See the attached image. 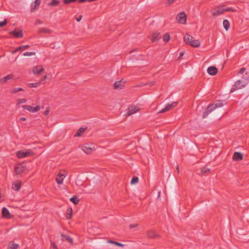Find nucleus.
<instances>
[{"label": "nucleus", "instance_id": "nucleus-1", "mask_svg": "<svg viewBox=\"0 0 249 249\" xmlns=\"http://www.w3.org/2000/svg\"><path fill=\"white\" fill-rule=\"evenodd\" d=\"M249 76L247 72L245 73V76L244 79L239 80L236 81L230 90V92L232 93L237 90L242 89L248 84Z\"/></svg>", "mask_w": 249, "mask_h": 249}, {"label": "nucleus", "instance_id": "nucleus-2", "mask_svg": "<svg viewBox=\"0 0 249 249\" xmlns=\"http://www.w3.org/2000/svg\"><path fill=\"white\" fill-rule=\"evenodd\" d=\"M183 40L186 44L190 45L193 47L198 48L200 46V41L195 39L188 34H186L183 37Z\"/></svg>", "mask_w": 249, "mask_h": 249}, {"label": "nucleus", "instance_id": "nucleus-3", "mask_svg": "<svg viewBox=\"0 0 249 249\" xmlns=\"http://www.w3.org/2000/svg\"><path fill=\"white\" fill-rule=\"evenodd\" d=\"M229 11L234 12V11H235V10L231 8L225 7L224 6H219V7L215 8L213 10V11L212 12V14L214 17H218L220 15H222L224 12H229Z\"/></svg>", "mask_w": 249, "mask_h": 249}, {"label": "nucleus", "instance_id": "nucleus-4", "mask_svg": "<svg viewBox=\"0 0 249 249\" xmlns=\"http://www.w3.org/2000/svg\"><path fill=\"white\" fill-rule=\"evenodd\" d=\"M80 147L87 154H90L95 149V145L93 143H85L81 145Z\"/></svg>", "mask_w": 249, "mask_h": 249}, {"label": "nucleus", "instance_id": "nucleus-5", "mask_svg": "<svg viewBox=\"0 0 249 249\" xmlns=\"http://www.w3.org/2000/svg\"><path fill=\"white\" fill-rule=\"evenodd\" d=\"M33 155L34 153L31 150H26L25 151L20 150L17 152V156L19 159L32 156Z\"/></svg>", "mask_w": 249, "mask_h": 249}, {"label": "nucleus", "instance_id": "nucleus-6", "mask_svg": "<svg viewBox=\"0 0 249 249\" xmlns=\"http://www.w3.org/2000/svg\"><path fill=\"white\" fill-rule=\"evenodd\" d=\"M222 106V104L220 103L212 104L207 107L206 110L204 113V117H206L213 110H214L217 107H221Z\"/></svg>", "mask_w": 249, "mask_h": 249}, {"label": "nucleus", "instance_id": "nucleus-7", "mask_svg": "<svg viewBox=\"0 0 249 249\" xmlns=\"http://www.w3.org/2000/svg\"><path fill=\"white\" fill-rule=\"evenodd\" d=\"M22 107L25 109H26L31 113H36L39 111L42 108L40 106H36V107H32L29 105H24L22 106Z\"/></svg>", "mask_w": 249, "mask_h": 249}, {"label": "nucleus", "instance_id": "nucleus-8", "mask_svg": "<svg viewBox=\"0 0 249 249\" xmlns=\"http://www.w3.org/2000/svg\"><path fill=\"white\" fill-rule=\"evenodd\" d=\"M177 20L179 23L185 24L186 22V17L184 12L178 14L177 17Z\"/></svg>", "mask_w": 249, "mask_h": 249}, {"label": "nucleus", "instance_id": "nucleus-9", "mask_svg": "<svg viewBox=\"0 0 249 249\" xmlns=\"http://www.w3.org/2000/svg\"><path fill=\"white\" fill-rule=\"evenodd\" d=\"M178 102H173L171 104H167L165 107H164V108H163V109L161 110L159 112V113H164V112H167L171 109H172V108H173L174 107H176L177 104H178Z\"/></svg>", "mask_w": 249, "mask_h": 249}, {"label": "nucleus", "instance_id": "nucleus-10", "mask_svg": "<svg viewBox=\"0 0 249 249\" xmlns=\"http://www.w3.org/2000/svg\"><path fill=\"white\" fill-rule=\"evenodd\" d=\"M44 71L43 67L41 65L34 66L33 68V73L36 75H40Z\"/></svg>", "mask_w": 249, "mask_h": 249}, {"label": "nucleus", "instance_id": "nucleus-11", "mask_svg": "<svg viewBox=\"0 0 249 249\" xmlns=\"http://www.w3.org/2000/svg\"><path fill=\"white\" fill-rule=\"evenodd\" d=\"M140 110V108L134 106H131L128 107L126 116H129L137 112Z\"/></svg>", "mask_w": 249, "mask_h": 249}, {"label": "nucleus", "instance_id": "nucleus-12", "mask_svg": "<svg viewBox=\"0 0 249 249\" xmlns=\"http://www.w3.org/2000/svg\"><path fill=\"white\" fill-rule=\"evenodd\" d=\"M125 82L124 80L122 79L121 80L117 81L114 84V88L115 89H121L124 86Z\"/></svg>", "mask_w": 249, "mask_h": 249}, {"label": "nucleus", "instance_id": "nucleus-13", "mask_svg": "<svg viewBox=\"0 0 249 249\" xmlns=\"http://www.w3.org/2000/svg\"><path fill=\"white\" fill-rule=\"evenodd\" d=\"M66 177V175L59 172L55 178V181L58 184H62Z\"/></svg>", "mask_w": 249, "mask_h": 249}, {"label": "nucleus", "instance_id": "nucleus-14", "mask_svg": "<svg viewBox=\"0 0 249 249\" xmlns=\"http://www.w3.org/2000/svg\"><path fill=\"white\" fill-rule=\"evenodd\" d=\"M10 34L13 35L15 37L21 38L23 36L22 31L19 29H16L10 32Z\"/></svg>", "mask_w": 249, "mask_h": 249}, {"label": "nucleus", "instance_id": "nucleus-15", "mask_svg": "<svg viewBox=\"0 0 249 249\" xmlns=\"http://www.w3.org/2000/svg\"><path fill=\"white\" fill-rule=\"evenodd\" d=\"M218 72L217 68L213 66H211L207 69V72L211 75H215Z\"/></svg>", "mask_w": 249, "mask_h": 249}, {"label": "nucleus", "instance_id": "nucleus-16", "mask_svg": "<svg viewBox=\"0 0 249 249\" xmlns=\"http://www.w3.org/2000/svg\"><path fill=\"white\" fill-rule=\"evenodd\" d=\"M160 38V33L159 32H154L152 34L151 39L152 42L158 41Z\"/></svg>", "mask_w": 249, "mask_h": 249}, {"label": "nucleus", "instance_id": "nucleus-17", "mask_svg": "<svg viewBox=\"0 0 249 249\" xmlns=\"http://www.w3.org/2000/svg\"><path fill=\"white\" fill-rule=\"evenodd\" d=\"M87 128L86 127H81L76 132V133L74 135V137H81L82 136L83 134L86 131Z\"/></svg>", "mask_w": 249, "mask_h": 249}, {"label": "nucleus", "instance_id": "nucleus-18", "mask_svg": "<svg viewBox=\"0 0 249 249\" xmlns=\"http://www.w3.org/2000/svg\"><path fill=\"white\" fill-rule=\"evenodd\" d=\"M26 166L23 165L15 167V170L16 174L19 175L23 173L26 169Z\"/></svg>", "mask_w": 249, "mask_h": 249}, {"label": "nucleus", "instance_id": "nucleus-19", "mask_svg": "<svg viewBox=\"0 0 249 249\" xmlns=\"http://www.w3.org/2000/svg\"><path fill=\"white\" fill-rule=\"evenodd\" d=\"M40 0H35L34 2H33L31 6V11L32 12H34L36 8L40 5Z\"/></svg>", "mask_w": 249, "mask_h": 249}, {"label": "nucleus", "instance_id": "nucleus-20", "mask_svg": "<svg viewBox=\"0 0 249 249\" xmlns=\"http://www.w3.org/2000/svg\"><path fill=\"white\" fill-rule=\"evenodd\" d=\"M2 216L6 218H10L11 217V214L9 211L6 208H3L2 209Z\"/></svg>", "mask_w": 249, "mask_h": 249}, {"label": "nucleus", "instance_id": "nucleus-21", "mask_svg": "<svg viewBox=\"0 0 249 249\" xmlns=\"http://www.w3.org/2000/svg\"><path fill=\"white\" fill-rule=\"evenodd\" d=\"M13 78V75L10 74L0 79V82L2 84L5 83L8 80H10Z\"/></svg>", "mask_w": 249, "mask_h": 249}, {"label": "nucleus", "instance_id": "nucleus-22", "mask_svg": "<svg viewBox=\"0 0 249 249\" xmlns=\"http://www.w3.org/2000/svg\"><path fill=\"white\" fill-rule=\"evenodd\" d=\"M233 160H241L243 159V155L240 152H235L233 154Z\"/></svg>", "mask_w": 249, "mask_h": 249}, {"label": "nucleus", "instance_id": "nucleus-23", "mask_svg": "<svg viewBox=\"0 0 249 249\" xmlns=\"http://www.w3.org/2000/svg\"><path fill=\"white\" fill-rule=\"evenodd\" d=\"M147 236L148 237L152 238L158 236L157 233L154 231H150L147 232Z\"/></svg>", "mask_w": 249, "mask_h": 249}, {"label": "nucleus", "instance_id": "nucleus-24", "mask_svg": "<svg viewBox=\"0 0 249 249\" xmlns=\"http://www.w3.org/2000/svg\"><path fill=\"white\" fill-rule=\"evenodd\" d=\"M21 182L18 181L13 183L12 188L16 191H18L20 188Z\"/></svg>", "mask_w": 249, "mask_h": 249}, {"label": "nucleus", "instance_id": "nucleus-25", "mask_svg": "<svg viewBox=\"0 0 249 249\" xmlns=\"http://www.w3.org/2000/svg\"><path fill=\"white\" fill-rule=\"evenodd\" d=\"M29 48V45H23L17 48L13 52V53H15L17 52L20 50H24Z\"/></svg>", "mask_w": 249, "mask_h": 249}, {"label": "nucleus", "instance_id": "nucleus-26", "mask_svg": "<svg viewBox=\"0 0 249 249\" xmlns=\"http://www.w3.org/2000/svg\"><path fill=\"white\" fill-rule=\"evenodd\" d=\"M39 32L43 34H51L52 31L50 29L47 28H42L39 29Z\"/></svg>", "mask_w": 249, "mask_h": 249}, {"label": "nucleus", "instance_id": "nucleus-27", "mask_svg": "<svg viewBox=\"0 0 249 249\" xmlns=\"http://www.w3.org/2000/svg\"><path fill=\"white\" fill-rule=\"evenodd\" d=\"M18 247V245L14 242H10L8 247V249H17Z\"/></svg>", "mask_w": 249, "mask_h": 249}, {"label": "nucleus", "instance_id": "nucleus-28", "mask_svg": "<svg viewBox=\"0 0 249 249\" xmlns=\"http://www.w3.org/2000/svg\"><path fill=\"white\" fill-rule=\"evenodd\" d=\"M223 25L225 30L227 31L230 28V24L228 20L225 19L223 22Z\"/></svg>", "mask_w": 249, "mask_h": 249}, {"label": "nucleus", "instance_id": "nucleus-29", "mask_svg": "<svg viewBox=\"0 0 249 249\" xmlns=\"http://www.w3.org/2000/svg\"><path fill=\"white\" fill-rule=\"evenodd\" d=\"M170 39V36L169 33H166L163 36V40L165 42H168Z\"/></svg>", "mask_w": 249, "mask_h": 249}, {"label": "nucleus", "instance_id": "nucleus-30", "mask_svg": "<svg viewBox=\"0 0 249 249\" xmlns=\"http://www.w3.org/2000/svg\"><path fill=\"white\" fill-rule=\"evenodd\" d=\"M108 243H110V244H113V245H116V246H118L121 247H124V244H123L122 243H119V242H115V241H111V240H109L108 241Z\"/></svg>", "mask_w": 249, "mask_h": 249}, {"label": "nucleus", "instance_id": "nucleus-31", "mask_svg": "<svg viewBox=\"0 0 249 249\" xmlns=\"http://www.w3.org/2000/svg\"><path fill=\"white\" fill-rule=\"evenodd\" d=\"M24 91V89L21 88H16L13 89L11 92L12 93H16L19 91Z\"/></svg>", "mask_w": 249, "mask_h": 249}, {"label": "nucleus", "instance_id": "nucleus-32", "mask_svg": "<svg viewBox=\"0 0 249 249\" xmlns=\"http://www.w3.org/2000/svg\"><path fill=\"white\" fill-rule=\"evenodd\" d=\"M139 182V178L138 177H133L131 180V185H135Z\"/></svg>", "mask_w": 249, "mask_h": 249}, {"label": "nucleus", "instance_id": "nucleus-33", "mask_svg": "<svg viewBox=\"0 0 249 249\" xmlns=\"http://www.w3.org/2000/svg\"><path fill=\"white\" fill-rule=\"evenodd\" d=\"M72 208H70L68 210V213L66 214V217L68 219H70L71 218V217L72 216Z\"/></svg>", "mask_w": 249, "mask_h": 249}, {"label": "nucleus", "instance_id": "nucleus-34", "mask_svg": "<svg viewBox=\"0 0 249 249\" xmlns=\"http://www.w3.org/2000/svg\"><path fill=\"white\" fill-rule=\"evenodd\" d=\"M61 236L65 238V239L69 242L71 243H72V239L71 237H70V236H66V235H64L63 234H62L61 235Z\"/></svg>", "mask_w": 249, "mask_h": 249}, {"label": "nucleus", "instance_id": "nucleus-35", "mask_svg": "<svg viewBox=\"0 0 249 249\" xmlns=\"http://www.w3.org/2000/svg\"><path fill=\"white\" fill-rule=\"evenodd\" d=\"M70 200L75 204H77L79 201V200L75 196L71 198Z\"/></svg>", "mask_w": 249, "mask_h": 249}, {"label": "nucleus", "instance_id": "nucleus-36", "mask_svg": "<svg viewBox=\"0 0 249 249\" xmlns=\"http://www.w3.org/2000/svg\"><path fill=\"white\" fill-rule=\"evenodd\" d=\"M36 55L35 52H25L23 53L25 56H31Z\"/></svg>", "mask_w": 249, "mask_h": 249}, {"label": "nucleus", "instance_id": "nucleus-37", "mask_svg": "<svg viewBox=\"0 0 249 249\" xmlns=\"http://www.w3.org/2000/svg\"><path fill=\"white\" fill-rule=\"evenodd\" d=\"M59 3V1L56 0H53L51 3H49V5L50 6H56Z\"/></svg>", "mask_w": 249, "mask_h": 249}, {"label": "nucleus", "instance_id": "nucleus-38", "mask_svg": "<svg viewBox=\"0 0 249 249\" xmlns=\"http://www.w3.org/2000/svg\"><path fill=\"white\" fill-rule=\"evenodd\" d=\"M27 102V100L26 99H20L18 100V104H21L25 103Z\"/></svg>", "mask_w": 249, "mask_h": 249}, {"label": "nucleus", "instance_id": "nucleus-39", "mask_svg": "<svg viewBox=\"0 0 249 249\" xmlns=\"http://www.w3.org/2000/svg\"><path fill=\"white\" fill-rule=\"evenodd\" d=\"M129 228L131 229H133V228H136L138 227V224H137V223L130 224L129 225Z\"/></svg>", "mask_w": 249, "mask_h": 249}, {"label": "nucleus", "instance_id": "nucleus-40", "mask_svg": "<svg viewBox=\"0 0 249 249\" xmlns=\"http://www.w3.org/2000/svg\"><path fill=\"white\" fill-rule=\"evenodd\" d=\"M39 86L38 83H30L29 84V86L31 88H36Z\"/></svg>", "mask_w": 249, "mask_h": 249}, {"label": "nucleus", "instance_id": "nucleus-41", "mask_svg": "<svg viewBox=\"0 0 249 249\" xmlns=\"http://www.w3.org/2000/svg\"><path fill=\"white\" fill-rule=\"evenodd\" d=\"M7 23L6 19H4L2 21H0V27H3Z\"/></svg>", "mask_w": 249, "mask_h": 249}, {"label": "nucleus", "instance_id": "nucleus-42", "mask_svg": "<svg viewBox=\"0 0 249 249\" xmlns=\"http://www.w3.org/2000/svg\"><path fill=\"white\" fill-rule=\"evenodd\" d=\"M48 78L47 75H44L41 79L40 83L42 84H44V81Z\"/></svg>", "mask_w": 249, "mask_h": 249}, {"label": "nucleus", "instance_id": "nucleus-43", "mask_svg": "<svg viewBox=\"0 0 249 249\" xmlns=\"http://www.w3.org/2000/svg\"><path fill=\"white\" fill-rule=\"evenodd\" d=\"M210 170V169L208 167H203V168H202V172H204V173L209 172Z\"/></svg>", "mask_w": 249, "mask_h": 249}, {"label": "nucleus", "instance_id": "nucleus-44", "mask_svg": "<svg viewBox=\"0 0 249 249\" xmlns=\"http://www.w3.org/2000/svg\"><path fill=\"white\" fill-rule=\"evenodd\" d=\"M245 72H246V69H245V68H241V69L240 70V71H239V74H243L244 73H245Z\"/></svg>", "mask_w": 249, "mask_h": 249}, {"label": "nucleus", "instance_id": "nucleus-45", "mask_svg": "<svg viewBox=\"0 0 249 249\" xmlns=\"http://www.w3.org/2000/svg\"><path fill=\"white\" fill-rule=\"evenodd\" d=\"M74 1H75V0H64V2L66 4H69Z\"/></svg>", "mask_w": 249, "mask_h": 249}, {"label": "nucleus", "instance_id": "nucleus-46", "mask_svg": "<svg viewBox=\"0 0 249 249\" xmlns=\"http://www.w3.org/2000/svg\"><path fill=\"white\" fill-rule=\"evenodd\" d=\"M49 112H50V109L48 107L46 108V110L44 111L45 115H46V116L48 115L49 114Z\"/></svg>", "mask_w": 249, "mask_h": 249}, {"label": "nucleus", "instance_id": "nucleus-47", "mask_svg": "<svg viewBox=\"0 0 249 249\" xmlns=\"http://www.w3.org/2000/svg\"><path fill=\"white\" fill-rule=\"evenodd\" d=\"M175 1V0H167V2L169 4H172L174 1Z\"/></svg>", "mask_w": 249, "mask_h": 249}, {"label": "nucleus", "instance_id": "nucleus-48", "mask_svg": "<svg viewBox=\"0 0 249 249\" xmlns=\"http://www.w3.org/2000/svg\"><path fill=\"white\" fill-rule=\"evenodd\" d=\"M183 55H184V53H183V52H181V53H180V54H179V57H178V59H180Z\"/></svg>", "mask_w": 249, "mask_h": 249}, {"label": "nucleus", "instance_id": "nucleus-49", "mask_svg": "<svg viewBox=\"0 0 249 249\" xmlns=\"http://www.w3.org/2000/svg\"><path fill=\"white\" fill-rule=\"evenodd\" d=\"M155 82L154 81L150 82L148 85H149L150 86H153L155 84Z\"/></svg>", "mask_w": 249, "mask_h": 249}, {"label": "nucleus", "instance_id": "nucleus-50", "mask_svg": "<svg viewBox=\"0 0 249 249\" xmlns=\"http://www.w3.org/2000/svg\"><path fill=\"white\" fill-rule=\"evenodd\" d=\"M82 19V16H80L78 18H76V20L78 22H79Z\"/></svg>", "mask_w": 249, "mask_h": 249}, {"label": "nucleus", "instance_id": "nucleus-51", "mask_svg": "<svg viewBox=\"0 0 249 249\" xmlns=\"http://www.w3.org/2000/svg\"><path fill=\"white\" fill-rule=\"evenodd\" d=\"M19 120L21 121H25L26 120V118L24 117H21L19 118Z\"/></svg>", "mask_w": 249, "mask_h": 249}, {"label": "nucleus", "instance_id": "nucleus-52", "mask_svg": "<svg viewBox=\"0 0 249 249\" xmlns=\"http://www.w3.org/2000/svg\"><path fill=\"white\" fill-rule=\"evenodd\" d=\"M52 244L53 248L56 249V248H57L56 246L53 243H52Z\"/></svg>", "mask_w": 249, "mask_h": 249}, {"label": "nucleus", "instance_id": "nucleus-53", "mask_svg": "<svg viewBox=\"0 0 249 249\" xmlns=\"http://www.w3.org/2000/svg\"><path fill=\"white\" fill-rule=\"evenodd\" d=\"M176 169H177L178 173H179V167L178 166H177Z\"/></svg>", "mask_w": 249, "mask_h": 249}, {"label": "nucleus", "instance_id": "nucleus-54", "mask_svg": "<svg viewBox=\"0 0 249 249\" xmlns=\"http://www.w3.org/2000/svg\"><path fill=\"white\" fill-rule=\"evenodd\" d=\"M85 0H79V1H80V2H83L85 1Z\"/></svg>", "mask_w": 249, "mask_h": 249}, {"label": "nucleus", "instance_id": "nucleus-55", "mask_svg": "<svg viewBox=\"0 0 249 249\" xmlns=\"http://www.w3.org/2000/svg\"><path fill=\"white\" fill-rule=\"evenodd\" d=\"M160 192L159 193V195H158L159 196H160Z\"/></svg>", "mask_w": 249, "mask_h": 249}]
</instances>
